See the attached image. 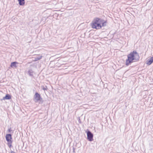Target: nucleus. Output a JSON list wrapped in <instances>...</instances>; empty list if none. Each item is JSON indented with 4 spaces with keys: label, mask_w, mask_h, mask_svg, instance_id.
<instances>
[{
    "label": "nucleus",
    "mask_w": 153,
    "mask_h": 153,
    "mask_svg": "<svg viewBox=\"0 0 153 153\" xmlns=\"http://www.w3.org/2000/svg\"><path fill=\"white\" fill-rule=\"evenodd\" d=\"M106 22L103 20L98 18H96L91 23L92 27L93 28L99 29L102 27L106 25Z\"/></svg>",
    "instance_id": "f257e3e1"
},
{
    "label": "nucleus",
    "mask_w": 153,
    "mask_h": 153,
    "mask_svg": "<svg viewBox=\"0 0 153 153\" xmlns=\"http://www.w3.org/2000/svg\"><path fill=\"white\" fill-rule=\"evenodd\" d=\"M128 59L126 61V65H129L130 63L138 61L139 59V55L136 51H134L128 54Z\"/></svg>",
    "instance_id": "f03ea898"
},
{
    "label": "nucleus",
    "mask_w": 153,
    "mask_h": 153,
    "mask_svg": "<svg viewBox=\"0 0 153 153\" xmlns=\"http://www.w3.org/2000/svg\"><path fill=\"white\" fill-rule=\"evenodd\" d=\"M87 138L89 141H91L93 140V134L90 131H88L87 133Z\"/></svg>",
    "instance_id": "7ed1b4c3"
},
{
    "label": "nucleus",
    "mask_w": 153,
    "mask_h": 153,
    "mask_svg": "<svg viewBox=\"0 0 153 153\" xmlns=\"http://www.w3.org/2000/svg\"><path fill=\"white\" fill-rule=\"evenodd\" d=\"M153 62V56L149 59L146 61V63L148 65H150Z\"/></svg>",
    "instance_id": "20e7f679"
},
{
    "label": "nucleus",
    "mask_w": 153,
    "mask_h": 153,
    "mask_svg": "<svg viewBox=\"0 0 153 153\" xmlns=\"http://www.w3.org/2000/svg\"><path fill=\"white\" fill-rule=\"evenodd\" d=\"M6 140L8 142H10L11 141V139H12L11 135L10 134H7L6 135Z\"/></svg>",
    "instance_id": "39448f33"
},
{
    "label": "nucleus",
    "mask_w": 153,
    "mask_h": 153,
    "mask_svg": "<svg viewBox=\"0 0 153 153\" xmlns=\"http://www.w3.org/2000/svg\"><path fill=\"white\" fill-rule=\"evenodd\" d=\"M34 100L36 102L38 101V94L37 92L36 93L34 98Z\"/></svg>",
    "instance_id": "423d86ee"
},
{
    "label": "nucleus",
    "mask_w": 153,
    "mask_h": 153,
    "mask_svg": "<svg viewBox=\"0 0 153 153\" xmlns=\"http://www.w3.org/2000/svg\"><path fill=\"white\" fill-rule=\"evenodd\" d=\"M18 63L16 62H13L11 63V67L12 68H16L17 67L16 64Z\"/></svg>",
    "instance_id": "0eeeda50"
},
{
    "label": "nucleus",
    "mask_w": 153,
    "mask_h": 153,
    "mask_svg": "<svg viewBox=\"0 0 153 153\" xmlns=\"http://www.w3.org/2000/svg\"><path fill=\"white\" fill-rule=\"evenodd\" d=\"M19 2V4L20 5H23L25 4L24 0H18Z\"/></svg>",
    "instance_id": "6e6552de"
},
{
    "label": "nucleus",
    "mask_w": 153,
    "mask_h": 153,
    "mask_svg": "<svg viewBox=\"0 0 153 153\" xmlns=\"http://www.w3.org/2000/svg\"><path fill=\"white\" fill-rule=\"evenodd\" d=\"M11 98L10 96L8 94L6 95L3 98L4 100H9Z\"/></svg>",
    "instance_id": "1a4fd4ad"
},
{
    "label": "nucleus",
    "mask_w": 153,
    "mask_h": 153,
    "mask_svg": "<svg viewBox=\"0 0 153 153\" xmlns=\"http://www.w3.org/2000/svg\"><path fill=\"white\" fill-rule=\"evenodd\" d=\"M27 73L30 76H32L33 73V71L31 69H29L27 71Z\"/></svg>",
    "instance_id": "9d476101"
},
{
    "label": "nucleus",
    "mask_w": 153,
    "mask_h": 153,
    "mask_svg": "<svg viewBox=\"0 0 153 153\" xmlns=\"http://www.w3.org/2000/svg\"><path fill=\"white\" fill-rule=\"evenodd\" d=\"M39 103H40L41 102V101L42 100V99L40 97L39 95Z\"/></svg>",
    "instance_id": "9b49d317"
},
{
    "label": "nucleus",
    "mask_w": 153,
    "mask_h": 153,
    "mask_svg": "<svg viewBox=\"0 0 153 153\" xmlns=\"http://www.w3.org/2000/svg\"><path fill=\"white\" fill-rule=\"evenodd\" d=\"M42 89L44 91L45 90H46V88H45V87H42Z\"/></svg>",
    "instance_id": "f8f14e48"
},
{
    "label": "nucleus",
    "mask_w": 153,
    "mask_h": 153,
    "mask_svg": "<svg viewBox=\"0 0 153 153\" xmlns=\"http://www.w3.org/2000/svg\"><path fill=\"white\" fill-rule=\"evenodd\" d=\"M42 56H39V60L42 58Z\"/></svg>",
    "instance_id": "ddd939ff"
},
{
    "label": "nucleus",
    "mask_w": 153,
    "mask_h": 153,
    "mask_svg": "<svg viewBox=\"0 0 153 153\" xmlns=\"http://www.w3.org/2000/svg\"><path fill=\"white\" fill-rule=\"evenodd\" d=\"M11 131V128H10L8 129V131L9 132H10Z\"/></svg>",
    "instance_id": "4468645a"
},
{
    "label": "nucleus",
    "mask_w": 153,
    "mask_h": 153,
    "mask_svg": "<svg viewBox=\"0 0 153 153\" xmlns=\"http://www.w3.org/2000/svg\"><path fill=\"white\" fill-rule=\"evenodd\" d=\"M8 145L9 147H10L11 146V144H10L9 143Z\"/></svg>",
    "instance_id": "2eb2a0df"
},
{
    "label": "nucleus",
    "mask_w": 153,
    "mask_h": 153,
    "mask_svg": "<svg viewBox=\"0 0 153 153\" xmlns=\"http://www.w3.org/2000/svg\"><path fill=\"white\" fill-rule=\"evenodd\" d=\"M11 153H16L13 151H11Z\"/></svg>",
    "instance_id": "dca6fc26"
},
{
    "label": "nucleus",
    "mask_w": 153,
    "mask_h": 153,
    "mask_svg": "<svg viewBox=\"0 0 153 153\" xmlns=\"http://www.w3.org/2000/svg\"><path fill=\"white\" fill-rule=\"evenodd\" d=\"M38 59V58H36V59L35 60V61H37Z\"/></svg>",
    "instance_id": "f3484780"
}]
</instances>
